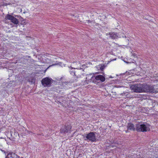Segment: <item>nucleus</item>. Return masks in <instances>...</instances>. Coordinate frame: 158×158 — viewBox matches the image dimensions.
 Segmentation results:
<instances>
[{
    "label": "nucleus",
    "instance_id": "1",
    "mask_svg": "<svg viewBox=\"0 0 158 158\" xmlns=\"http://www.w3.org/2000/svg\"><path fill=\"white\" fill-rule=\"evenodd\" d=\"M131 88L135 92H154L153 87L147 84H140L132 85Z\"/></svg>",
    "mask_w": 158,
    "mask_h": 158
},
{
    "label": "nucleus",
    "instance_id": "2",
    "mask_svg": "<svg viewBox=\"0 0 158 158\" xmlns=\"http://www.w3.org/2000/svg\"><path fill=\"white\" fill-rule=\"evenodd\" d=\"M150 126L148 124H142L139 123L136 124V130L138 131L144 132L150 130Z\"/></svg>",
    "mask_w": 158,
    "mask_h": 158
},
{
    "label": "nucleus",
    "instance_id": "3",
    "mask_svg": "<svg viewBox=\"0 0 158 158\" xmlns=\"http://www.w3.org/2000/svg\"><path fill=\"white\" fill-rule=\"evenodd\" d=\"M96 132H90L88 134H86L83 135V138L85 140H89L92 142H95L97 141V138L96 137Z\"/></svg>",
    "mask_w": 158,
    "mask_h": 158
},
{
    "label": "nucleus",
    "instance_id": "4",
    "mask_svg": "<svg viewBox=\"0 0 158 158\" xmlns=\"http://www.w3.org/2000/svg\"><path fill=\"white\" fill-rule=\"evenodd\" d=\"M72 126L71 125L66 124L62 125L60 129V134H66L67 133H70L71 131Z\"/></svg>",
    "mask_w": 158,
    "mask_h": 158
},
{
    "label": "nucleus",
    "instance_id": "5",
    "mask_svg": "<svg viewBox=\"0 0 158 158\" xmlns=\"http://www.w3.org/2000/svg\"><path fill=\"white\" fill-rule=\"evenodd\" d=\"M54 81L52 78L49 77H46L42 80L41 84L44 87H50Z\"/></svg>",
    "mask_w": 158,
    "mask_h": 158
},
{
    "label": "nucleus",
    "instance_id": "6",
    "mask_svg": "<svg viewBox=\"0 0 158 158\" xmlns=\"http://www.w3.org/2000/svg\"><path fill=\"white\" fill-rule=\"evenodd\" d=\"M92 80H93V82H99V81L103 82L105 81V78L107 79V78H105L104 76L102 75H98L94 77H91Z\"/></svg>",
    "mask_w": 158,
    "mask_h": 158
},
{
    "label": "nucleus",
    "instance_id": "7",
    "mask_svg": "<svg viewBox=\"0 0 158 158\" xmlns=\"http://www.w3.org/2000/svg\"><path fill=\"white\" fill-rule=\"evenodd\" d=\"M5 19L10 20L11 22L17 25L19 24V21L14 16L11 15L7 14L6 16Z\"/></svg>",
    "mask_w": 158,
    "mask_h": 158
},
{
    "label": "nucleus",
    "instance_id": "8",
    "mask_svg": "<svg viewBox=\"0 0 158 158\" xmlns=\"http://www.w3.org/2000/svg\"><path fill=\"white\" fill-rule=\"evenodd\" d=\"M19 157V156H18L15 153L10 152L7 153L5 158H17Z\"/></svg>",
    "mask_w": 158,
    "mask_h": 158
},
{
    "label": "nucleus",
    "instance_id": "9",
    "mask_svg": "<svg viewBox=\"0 0 158 158\" xmlns=\"http://www.w3.org/2000/svg\"><path fill=\"white\" fill-rule=\"evenodd\" d=\"M69 72L71 75L76 76L77 78L80 77H81L79 73L80 70L78 69H77L76 71L74 70H70Z\"/></svg>",
    "mask_w": 158,
    "mask_h": 158
},
{
    "label": "nucleus",
    "instance_id": "10",
    "mask_svg": "<svg viewBox=\"0 0 158 158\" xmlns=\"http://www.w3.org/2000/svg\"><path fill=\"white\" fill-rule=\"evenodd\" d=\"M57 80L61 81L63 87H66V86L68 85L69 83V82L66 81V79L64 77H61L59 80Z\"/></svg>",
    "mask_w": 158,
    "mask_h": 158
},
{
    "label": "nucleus",
    "instance_id": "11",
    "mask_svg": "<svg viewBox=\"0 0 158 158\" xmlns=\"http://www.w3.org/2000/svg\"><path fill=\"white\" fill-rule=\"evenodd\" d=\"M26 80L28 82H31V84H35V78L31 76H29L27 77L26 78Z\"/></svg>",
    "mask_w": 158,
    "mask_h": 158
},
{
    "label": "nucleus",
    "instance_id": "12",
    "mask_svg": "<svg viewBox=\"0 0 158 158\" xmlns=\"http://www.w3.org/2000/svg\"><path fill=\"white\" fill-rule=\"evenodd\" d=\"M127 130L134 131L135 130V128L134 127L133 124L131 123H129L128 124L127 126Z\"/></svg>",
    "mask_w": 158,
    "mask_h": 158
},
{
    "label": "nucleus",
    "instance_id": "13",
    "mask_svg": "<svg viewBox=\"0 0 158 158\" xmlns=\"http://www.w3.org/2000/svg\"><path fill=\"white\" fill-rule=\"evenodd\" d=\"M110 37L113 39H117L118 37L116 34L113 33H110Z\"/></svg>",
    "mask_w": 158,
    "mask_h": 158
},
{
    "label": "nucleus",
    "instance_id": "14",
    "mask_svg": "<svg viewBox=\"0 0 158 158\" xmlns=\"http://www.w3.org/2000/svg\"><path fill=\"white\" fill-rule=\"evenodd\" d=\"M99 67L100 68V70L102 71H103L105 68V66L104 65H99Z\"/></svg>",
    "mask_w": 158,
    "mask_h": 158
},
{
    "label": "nucleus",
    "instance_id": "15",
    "mask_svg": "<svg viewBox=\"0 0 158 158\" xmlns=\"http://www.w3.org/2000/svg\"><path fill=\"white\" fill-rule=\"evenodd\" d=\"M124 37H126V36L124 34H122L121 35H120L119 37L120 38Z\"/></svg>",
    "mask_w": 158,
    "mask_h": 158
},
{
    "label": "nucleus",
    "instance_id": "16",
    "mask_svg": "<svg viewBox=\"0 0 158 158\" xmlns=\"http://www.w3.org/2000/svg\"><path fill=\"white\" fill-rule=\"evenodd\" d=\"M121 59L123 60L124 62H126L125 61V59L123 58V57H121Z\"/></svg>",
    "mask_w": 158,
    "mask_h": 158
},
{
    "label": "nucleus",
    "instance_id": "17",
    "mask_svg": "<svg viewBox=\"0 0 158 158\" xmlns=\"http://www.w3.org/2000/svg\"><path fill=\"white\" fill-rule=\"evenodd\" d=\"M19 20L20 21L22 22L23 20V18L22 17H21L19 18Z\"/></svg>",
    "mask_w": 158,
    "mask_h": 158
},
{
    "label": "nucleus",
    "instance_id": "18",
    "mask_svg": "<svg viewBox=\"0 0 158 158\" xmlns=\"http://www.w3.org/2000/svg\"><path fill=\"white\" fill-rule=\"evenodd\" d=\"M69 68H71V69H75V68H73V67H71V66L70 67H69Z\"/></svg>",
    "mask_w": 158,
    "mask_h": 158
},
{
    "label": "nucleus",
    "instance_id": "19",
    "mask_svg": "<svg viewBox=\"0 0 158 158\" xmlns=\"http://www.w3.org/2000/svg\"><path fill=\"white\" fill-rule=\"evenodd\" d=\"M21 17V16H20V15H18V18L19 19V18Z\"/></svg>",
    "mask_w": 158,
    "mask_h": 158
},
{
    "label": "nucleus",
    "instance_id": "20",
    "mask_svg": "<svg viewBox=\"0 0 158 158\" xmlns=\"http://www.w3.org/2000/svg\"><path fill=\"white\" fill-rule=\"evenodd\" d=\"M18 15H15V16H14L15 17H17L18 18Z\"/></svg>",
    "mask_w": 158,
    "mask_h": 158
},
{
    "label": "nucleus",
    "instance_id": "21",
    "mask_svg": "<svg viewBox=\"0 0 158 158\" xmlns=\"http://www.w3.org/2000/svg\"><path fill=\"white\" fill-rule=\"evenodd\" d=\"M81 154H79V155L78 156H79V157H80V156H81Z\"/></svg>",
    "mask_w": 158,
    "mask_h": 158
},
{
    "label": "nucleus",
    "instance_id": "22",
    "mask_svg": "<svg viewBox=\"0 0 158 158\" xmlns=\"http://www.w3.org/2000/svg\"><path fill=\"white\" fill-rule=\"evenodd\" d=\"M54 65V64H53V65H51V66H50L49 67L51 66H53V65Z\"/></svg>",
    "mask_w": 158,
    "mask_h": 158
},
{
    "label": "nucleus",
    "instance_id": "23",
    "mask_svg": "<svg viewBox=\"0 0 158 158\" xmlns=\"http://www.w3.org/2000/svg\"><path fill=\"white\" fill-rule=\"evenodd\" d=\"M127 72H126V73H125V74L127 75Z\"/></svg>",
    "mask_w": 158,
    "mask_h": 158
},
{
    "label": "nucleus",
    "instance_id": "24",
    "mask_svg": "<svg viewBox=\"0 0 158 158\" xmlns=\"http://www.w3.org/2000/svg\"><path fill=\"white\" fill-rule=\"evenodd\" d=\"M23 158V157H19V158Z\"/></svg>",
    "mask_w": 158,
    "mask_h": 158
},
{
    "label": "nucleus",
    "instance_id": "25",
    "mask_svg": "<svg viewBox=\"0 0 158 158\" xmlns=\"http://www.w3.org/2000/svg\"><path fill=\"white\" fill-rule=\"evenodd\" d=\"M157 78L156 79V80H158V77H157Z\"/></svg>",
    "mask_w": 158,
    "mask_h": 158
},
{
    "label": "nucleus",
    "instance_id": "26",
    "mask_svg": "<svg viewBox=\"0 0 158 158\" xmlns=\"http://www.w3.org/2000/svg\"><path fill=\"white\" fill-rule=\"evenodd\" d=\"M75 80L76 81H77V79H75Z\"/></svg>",
    "mask_w": 158,
    "mask_h": 158
},
{
    "label": "nucleus",
    "instance_id": "27",
    "mask_svg": "<svg viewBox=\"0 0 158 158\" xmlns=\"http://www.w3.org/2000/svg\"><path fill=\"white\" fill-rule=\"evenodd\" d=\"M86 79L87 80V77H86Z\"/></svg>",
    "mask_w": 158,
    "mask_h": 158
},
{
    "label": "nucleus",
    "instance_id": "28",
    "mask_svg": "<svg viewBox=\"0 0 158 158\" xmlns=\"http://www.w3.org/2000/svg\"><path fill=\"white\" fill-rule=\"evenodd\" d=\"M104 77H105V78L106 76H105V75H104Z\"/></svg>",
    "mask_w": 158,
    "mask_h": 158
},
{
    "label": "nucleus",
    "instance_id": "29",
    "mask_svg": "<svg viewBox=\"0 0 158 158\" xmlns=\"http://www.w3.org/2000/svg\"><path fill=\"white\" fill-rule=\"evenodd\" d=\"M85 81V82H86V81H87V80H86Z\"/></svg>",
    "mask_w": 158,
    "mask_h": 158
}]
</instances>
